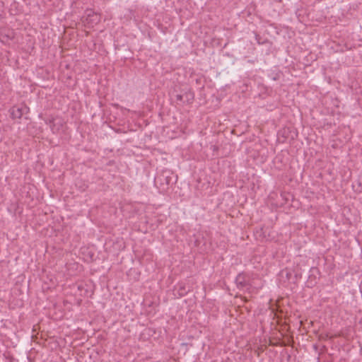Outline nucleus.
Instances as JSON below:
<instances>
[{"instance_id":"7","label":"nucleus","mask_w":362,"mask_h":362,"mask_svg":"<svg viewBox=\"0 0 362 362\" xmlns=\"http://www.w3.org/2000/svg\"><path fill=\"white\" fill-rule=\"evenodd\" d=\"M18 284H16V287L13 288V291H15L17 289Z\"/></svg>"},{"instance_id":"3","label":"nucleus","mask_w":362,"mask_h":362,"mask_svg":"<svg viewBox=\"0 0 362 362\" xmlns=\"http://www.w3.org/2000/svg\"><path fill=\"white\" fill-rule=\"evenodd\" d=\"M46 124L49 125L54 134L58 133L63 125L62 121L59 118L49 119L46 121Z\"/></svg>"},{"instance_id":"5","label":"nucleus","mask_w":362,"mask_h":362,"mask_svg":"<svg viewBox=\"0 0 362 362\" xmlns=\"http://www.w3.org/2000/svg\"><path fill=\"white\" fill-rule=\"evenodd\" d=\"M194 98V93L189 90L184 93V103H192Z\"/></svg>"},{"instance_id":"4","label":"nucleus","mask_w":362,"mask_h":362,"mask_svg":"<svg viewBox=\"0 0 362 362\" xmlns=\"http://www.w3.org/2000/svg\"><path fill=\"white\" fill-rule=\"evenodd\" d=\"M11 117L13 119H20L23 116V110L22 107H13L10 110Z\"/></svg>"},{"instance_id":"1","label":"nucleus","mask_w":362,"mask_h":362,"mask_svg":"<svg viewBox=\"0 0 362 362\" xmlns=\"http://www.w3.org/2000/svg\"><path fill=\"white\" fill-rule=\"evenodd\" d=\"M237 288L242 291L250 290L251 284L250 278L246 273L242 272L238 274L235 281Z\"/></svg>"},{"instance_id":"6","label":"nucleus","mask_w":362,"mask_h":362,"mask_svg":"<svg viewBox=\"0 0 362 362\" xmlns=\"http://www.w3.org/2000/svg\"><path fill=\"white\" fill-rule=\"evenodd\" d=\"M177 100L184 103V94H177L176 95Z\"/></svg>"},{"instance_id":"2","label":"nucleus","mask_w":362,"mask_h":362,"mask_svg":"<svg viewBox=\"0 0 362 362\" xmlns=\"http://www.w3.org/2000/svg\"><path fill=\"white\" fill-rule=\"evenodd\" d=\"M84 22L90 27H93L100 21V15L93 10H86Z\"/></svg>"}]
</instances>
